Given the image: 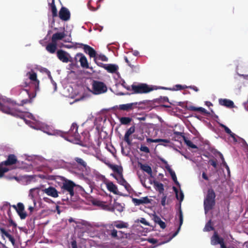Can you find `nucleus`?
I'll list each match as a JSON object with an SVG mask.
<instances>
[{
	"instance_id": "obj_1",
	"label": "nucleus",
	"mask_w": 248,
	"mask_h": 248,
	"mask_svg": "<svg viewBox=\"0 0 248 248\" xmlns=\"http://www.w3.org/2000/svg\"><path fill=\"white\" fill-rule=\"evenodd\" d=\"M30 102V100L28 99H24L21 101L20 104L17 105L14 101L8 99H2V101L0 102V110L4 113L24 120L25 119V114H27L29 118L32 119L33 115L28 113L27 109L22 110L19 108V107L22 106L24 104Z\"/></svg>"
},
{
	"instance_id": "obj_2",
	"label": "nucleus",
	"mask_w": 248,
	"mask_h": 248,
	"mask_svg": "<svg viewBox=\"0 0 248 248\" xmlns=\"http://www.w3.org/2000/svg\"><path fill=\"white\" fill-rule=\"evenodd\" d=\"M216 195L213 189L210 188L208 189L207 194L203 201L204 209L205 214L212 210L216 205Z\"/></svg>"
},
{
	"instance_id": "obj_3",
	"label": "nucleus",
	"mask_w": 248,
	"mask_h": 248,
	"mask_svg": "<svg viewBox=\"0 0 248 248\" xmlns=\"http://www.w3.org/2000/svg\"><path fill=\"white\" fill-rule=\"evenodd\" d=\"M78 126L76 123H73L70 130L67 132V135L71 138L68 140L69 141H75L76 143L82 146H84L83 141L81 140V137L78 132Z\"/></svg>"
},
{
	"instance_id": "obj_4",
	"label": "nucleus",
	"mask_w": 248,
	"mask_h": 248,
	"mask_svg": "<svg viewBox=\"0 0 248 248\" xmlns=\"http://www.w3.org/2000/svg\"><path fill=\"white\" fill-rule=\"evenodd\" d=\"M131 89L133 93L136 94L147 93L154 90L152 87L145 83H140L138 85L133 84L131 85Z\"/></svg>"
},
{
	"instance_id": "obj_5",
	"label": "nucleus",
	"mask_w": 248,
	"mask_h": 248,
	"mask_svg": "<svg viewBox=\"0 0 248 248\" xmlns=\"http://www.w3.org/2000/svg\"><path fill=\"white\" fill-rule=\"evenodd\" d=\"M93 92L95 94H99L107 92V88L102 82L93 80L92 84Z\"/></svg>"
},
{
	"instance_id": "obj_6",
	"label": "nucleus",
	"mask_w": 248,
	"mask_h": 248,
	"mask_svg": "<svg viewBox=\"0 0 248 248\" xmlns=\"http://www.w3.org/2000/svg\"><path fill=\"white\" fill-rule=\"evenodd\" d=\"M76 186V184L73 181L66 180L62 183V188L68 191L71 197H72L74 195V188Z\"/></svg>"
},
{
	"instance_id": "obj_7",
	"label": "nucleus",
	"mask_w": 248,
	"mask_h": 248,
	"mask_svg": "<svg viewBox=\"0 0 248 248\" xmlns=\"http://www.w3.org/2000/svg\"><path fill=\"white\" fill-rule=\"evenodd\" d=\"M211 244L212 245L219 244L220 248H227L223 238L220 237L217 232H215L211 238Z\"/></svg>"
},
{
	"instance_id": "obj_8",
	"label": "nucleus",
	"mask_w": 248,
	"mask_h": 248,
	"mask_svg": "<svg viewBox=\"0 0 248 248\" xmlns=\"http://www.w3.org/2000/svg\"><path fill=\"white\" fill-rule=\"evenodd\" d=\"M78 45L83 46L84 52L88 54L91 58H93L94 61L96 62V60H97V53L96 51L93 47L88 45H85L82 43L78 44Z\"/></svg>"
},
{
	"instance_id": "obj_9",
	"label": "nucleus",
	"mask_w": 248,
	"mask_h": 248,
	"mask_svg": "<svg viewBox=\"0 0 248 248\" xmlns=\"http://www.w3.org/2000/svg\"><path fill=\"white\" fill-rule=\"evenodd\" d=\"M140 104H141V102H134L126 104H122L119 105V106L117 107V108L119 110L128 111L129 110L133 109L134 108H137V105Z\"/></svg>"
},
{
	"instance_id": "obj_10",
	"label": "nucleus",
	"mask_w": 248,
	"mask_h": 248,
	"mask_svg": "<svg viewBox=\"0 0 248 248\" xmlns=\"http://www.w3.org/2000/svg\"><path fill=\"white\" fill-rule=\"evenodd\" d=\"M73 165H77L79 170H86L88 167L86 162L82 158L79 157H76L74 159Z\"/></svg>"
},
{
	"instance_id": "obj_11",
	"label": "nucleus",
	"mask_w": 248,
	"mask_h": 248,
	"mask_svg": "<svg viewBox=\"0 0 248 248\" xmlns=\"http://www.w3.org/2000/svg\"><path fill=\"white\" fill-rule=\"evenodd\" d=\"M179 228H178L177 230L172 234V235L171 237H170V238L167 241L162 242L160 243L159 244H158V245H161L162 244H165V243L169 242L173 237H174L175 236H176L177 235V234L178 233V232L180 230L181 226H182L183 222V213H182L181 208H180L179 211Z\"/></svg>"
},
{
	"instance_id": "obj_12",
	"label": "nucleus",
	"mask_w": 248,
	"mask_h": 248,
	"mask_svg": "<svg viewBox=\"0 0 248 248\" xmlns=\"http://www.w3.org/2000/svg\"><path fill=\"white\" fill-rule=\"evenodd\" d=\"M57 55L58 59L63 62L67 63L69 62H71L69 59V54L63 50H58L57 52Z\"/></svg>"
},
{
	"instance_id": "obj_13",
	"label": "nucleus",
	"mask_w": 248,
	"mask_h": 248,
	"mask_svg": "<svg viewBox=\"0 0 248 248\" xmlns=\"http://www.w3.org/2000/svg\"><path fill=\"white\" fill-rule=\"evenodd\" d=\"M59 17L62 20L67 21L70 18V13L69 10L64 7H62L59 11Z\"/></svg>"
},
{
	"instance_id": "obj_14",
	"label": "nucleus",
	"mask_w": 248,
	"mask_h": 248,
	"mask_svg": "<svg viewBox=\"0 0 248 248\" xmlns=\"http://www.w3.org/2000/svg\"><path fill=\"white\" fill-rule=\"evenodd\" d=\"M17 161L16 155L14 154H10L8 156L6 160L1 163V165L10 166L16 164Z\"/></svg>"
},
{
	"instance_id": "obj_15",
	"label": "nucleus",
	"mask_w": 248,
	"mask_h": 248,
	"mask_svg": "<svg viewBox=\"0 0 248 248\" xmlns=\"http://www.w3.org/2000/svg\"><path fill=\"white\" fill-rule=\"evenodd\" d=\"M77 57L79 58V62L82 67L90 69L93 70V67H89L88 61L86 57L82 53H78Z\"/></svg>"
},
{
	"instance_id": "obj_16",
	"label": "nucleus",
	"mask_w": 248,
	"mask_h": 248,
	"mask_svg": "<svg viewBox=\"0 0 248 248\" xmlns=\"http://www.w3.org/2000/svg\"><path fill=\"white\" fill-rule=\"evenodd\" d=\"M135 131V127L134 125L131 126L125 132L124 136V140L129 146L132 145L131 140L129 139V136L134 133Z\"/></svg>"
},
{
	"instance_id": "obj_17",
	"label": "nucleus",
	"mask_w": 248,
	"mask_h": 248,
	"mask_svg": "<svg viewBox=\"0 0 248 248\" xmlns=\"http://www.w3.org/2000/svg\"><path fill=\"white\" fill-rule=\"evenodd\" d=\"M16 211L21 219H24L26 217L27 215L26 212L24 211V206L22 203L18 202L17 204Z\"/></svg>"
},
{
	"instance_id": "obj_18",
	"label": "nucleus",
	"mask_w": 248,
	"mask_h": 248,
	"mask_svg": "<svg viewBox=\"0 0 248 248\" xmlns=\"http://www.w3.org/2000/svg\"><path fill=\"white\" fill-rule=\"evenodd\" d=\"M132 202L135 205L138 206L140 204H147L151 202V200L148 197H142L140 199L132 198Z\"/></svg>"
},
{
	"instance_id": "obj_19",
	"label": "nucleus",
	"mask_w": 248,
	"mask_h": 248,
	"mask_svg": "<svg viewBox=\"0 0 248 248\" xmlns=\"http://www.w3.org/2000/svg\"><path fill=\"white\" fill-rule=\"evenodd\" d=\"M43 191L48 196L53 198H57L59 196L58 191L55 187L52 186H49L48 188L44 189Z\"/></svg>"
},
{
	"instance_id": "obj_20",
	"label": "nucleus",
	"mask_w": 248,
	"mask_h": 248,
	"mask_svg": "<svg viewBox=\"0 0 248 248\" xmlns=\"http://www.w3.org/2000/svg\"><path fill=\"white\" fill-rule=\"evenodd\" d=\"M219 104L223 106L229 108H233L234 107V104L232 101L227 99H219L218 100Z\"/></svg>"
},
{
	"instance_id": "obj_21",
	"label": "nucleus",
	"mask_w": 248,
	"mask_h": 248,
	"mask_svg": "<svg viewBox=\"0 0 248 248\" xmlns=\"http://www.w3.org/2000/svg\"><path fill=\"white\" fill-rule=\"evenodd\" d=\"M66 36L64 32H57L53 34L51 37V41L56 44H57L58 40H61Z\"/></svg>"
},
{
	"instance_id": "obj_22",
	"label": "nucleus",
	"mask_w": 248,
	"mask_h": 248,
	"mask_svg": "<svg viewBox=\"0 0 248 248\" xmlns=\"http://www.w3.org/2000/svg\"><path fill=\"white\" fill-rule=\"evenodd\" d=\"M27 75L29 76V78L31 81L35 82V88L38 89L39 81L37 79V74L34 72L31 71L28 72Z\"/></svg>"
},
{
	"instance_id": "obj_23",
	"label": "nucleus",
	"mask_w": 248,
	"mask_h": 248,
	"mask_svg": "<svg viewBox=\"0 0 248 248\" xmlns=\"http://www.w3.org/2000/svg\"><path fill=\"white\" fill-rule=\"evenodd\" d=\"M138 165L141 170L147 173L150 177H153L152 170L150 166L147 164H143L140 162H139Z\"/></svg>"
},
{
	"instance_id": "obj_24",
	"label": "nucleus",
	"mask_w": 248,
	"mask_h": 248,
	"mask_svg": "<svg viewBox=\"0 0 248 248\" xmlns=\"http://www.w3.org/2000/svg\"><path fill=\"white\" fill-rule=\"evenodd\" d=\"M107 187L110 192H111L115 194L120 195H122L118 191L117 186L111 182H108L107 184Z\"/></svg>"
},
{
	"instance_id": "obj_25",
	"label": "nucleus",
	"mask_w": 248,
	"mask_h": 248,
	"mask_svg": "<svg viewBox=\"0 0 248 248\" xmlns=\"http://www.w3.org/2000/svg\"><path fill=\"white\" fill-rule=\"evenodd\" d=\"M0 231L2 234V237H3L4 235L6 237L8 238L9 241L11 242L12 245L14 246L15 244V239L14 237L9 234L3 228H0Z\"/></svg>"
},
{
	"instance_id": "obj_26",
	"label": "nucleus",
	"mask_w": 248,
	"mask_h": 248,
	"mask_svg": "<svg viewBox=\"0 0 248 248\" xmlns=\"http://www.w3.org/2000/svg\"><path fill=\"white\" fill-rule=\"evenodd\" d=\"M108 166L114 172L117 173V175H120L123 174V168L122 167H119L117 165H113L109 163L108 164Z\"/></svg>"
},
{
	"instance_id": "obj_27",
	"label": "nucleus",
	"mask_w": 248,
	"mask_h": 248,
	"mask_svg": "<svg viewBox=\"0 0 248 248\" xmlns=\"http://www.w3.org/2000/svg\"><path fill=\"white\" fill-rule=\"evenodd\" d=\"M57 44L51 41V43L47 45L46 47V50L50 53L53 54L56 52L57 49Z\"/></svg>"
},
{
	"instance_id": "obj_28",
	"label": "nucleus",
	"mask_w": 248,
	"mask_h": 248,
	"mask_svg": "<svg viewBox=\"0 0 248 248\" xmlns=\"http://www.w3.org/2000/svg\"><path fill=\"white\" fill-rule=\"evenodd\" d=\"M153 220L155 223L158 224L161 228L164 229L166 228V225L165 223L163 221L160 217L156 215H154L153 217Z\"/></svg>"
},
{
	"instance_id": "obj_29",
	"label": "nucleus",
	"mask_w": 248,
	"mask_h": 248,
	"mask_svg": "<svg viewBox=\"0 0 248 248\" xmlns=\"http://www.w3.org/2000/svg\"><path fill=\"white\" fill-rule=\"evenodd\" d=\"M105 69L109 73H114L118 69V66L115 64H108Z\"/></svg>"
},
{
	"instance_id": "obj_30",
	"label": "nucleus",
	"mask_w": 248,
	"mask_h": 248,
	"mask_svg": "<svg viewBox=\"0 0 248 248\" xmlns=\"http://www.w3.org/2000/svg\"><path fill=\"white\" fill-rule=\"evenodd\" d=\"M188 88V86L186 85H181L180 84L176 85L173 88H169L166 87H162L161 89L165 90H169L171 91H178V90H182Z\"/></svg>"
},
{
	"instance_id": "obj_31",
	"label": "nucleus",
	"mask_w": 248,
	"mask_h": 248,
	"mask_svg": "<svg viewBox=\"0 0 248 248\" xmlns=\"http://www.w3.org/2000/svg\"><path fill=\"white\" fill-rule=\"evenodd\" d=\"M113 224L114 226L118 229L126 228L128 227V224L123 221H115Z\"/></svg>"
},
{
	"instance_id": "obj_32",
	"label": "nucleus",
	"mask_w": 248,
	"mask_h": 248,
	"mask_svg": "<svg viewBox=\"0 0 248 248\" xmlns=\"http://www.w3.org/2000/svg\"><path fill=\"white\" fill-rule=\"evenodd\" d=\"M112 175L117 180L118 183L122 186L126 182V181L123 177V174L120 175H116L115 174H112Z\"/></svg>"
},
{
	"instance_id": "obj_33",
	"label": "nucleus",
	"mask_w": 248,
	"mask_h": 248,
	"mask_svg": "<svg viewBox=\"0 0 248 248\" xmlns=\"http://www.w3.org/2000/svg\"><path fill=\"white\" fill-rule=\"evenodd\" d=\"M154 185L156 190H157L160 193H163L164 188L163 184L157 182H154Z\"/></svg>"
},
{
	"instance_id": "obj_34",
	"label": "nucleus",
	"mask_w": 248,
	"mask_h": 248,
	"mask_svg": "<svg viewBox=\"0 0 248 248\" xmlns=\"http://www.w3.org/2000/svg\"><path fill=\"white\" fill-rule=\"evenodd\" d=\"M183 140H184L185 143L189 147L192 149H197V146L193 143V142L188 140L185 136H183Z\"/></svg>"
},
{
	"instance_id": "obj_35",
	"label": "nucleus",
	"mask_w": 248,
	"mask_h": 248,
	"mask_svg": "<svg viewBox=\"0 0 248 248\" xmlns=\"http://www.w3.org/2000/svg\"><path fill=\"white\" fill-rule=\"evenodd\" d=\"M121 124L126 125L130 123L132 121V118L128 117H123L120 119Z\"/></svg>"
},
{
	"instance_id": "obj_36",
	"label": "nucleus",
	"mask_w": 248,
	"mask_h": 248,
	"mask_svg": "<svg viewBox=\"0 0 248 248\" xmlns=\"http://www.w3.org/2000/svg\"><path fill=\"white\" fill-rule=\"evenodd\" d=\"M51 8V11L53 17H56L57 16V10L55 5L54 0H52V2L50 3Z\"/></svg>"
},
{
	"instance_id": "obj_37",
	"label": "nucleus",
	"mask_w": 248,
	"mask_h": 248,
	"mask_svg": "<svg viewBox=\"0 0 248 248\" xmlns=\"http://www.w3.org/2000/svg\"><path fill=\"white\" fill-rule=\"evenodd\" d=\"M167 170L170 173L172 179L173 181L176 179H177L176 175L175 174V172L170 168V166H166L165 167Z\"/></svg>"
},
{
	"instance_id": "obj_38",
	"label": "nucleus",
	"mask_w": 248,
	"mask_h": 248,
	"mask_svg": "<svg viewBox=\"0 0 248 248\" xmlns=\"http://www.w3.org/2000/svg\"><path fill=\"white\" fill-rule=\"evenodd\" d=\"M32 191V189H31L30 190V194H29V196H31V200L32 201V202H33V204H34V206H30L29 207V211H30L31 213H32V211H33L34 210V207L36 205V202H35V199H34V197L33 196V195L31 194V192Z\"/></svg>"
},
{
	"instance_id": "obj_39",
	"label": "nucleus",
	"mask_w": 248,
	"mask_h": 248,
	"mask_svg": "<svg viewBox=\"0 0 248 248\" xmlns=\"http://www.w3.org/2000/svg\"><path fill=\"white\" fill-rule=\"evenodd\" d=\"M214 228L211 224V221H209L206 224L203 229L204 231L209 232L211 230H213Z\"/></svg>"
},
{
	"instance_id": "obj_40",
	"label": "nucleus",
	"mask_w": 248,
	"mask_h": 248,
	"mask_svg": "<svg viewBox=\"0 0 248 248\" xmlns=\"http://www.w3.org/2000/svg\"><path fill=\"white\" fill-rule=\"evenodd\" d=\"M108 233L111 235L113 238L117 237V231L116 230L113 228L112 230H110L109 232L108 231Z\"/></svg>"
},
{
	"instance_id": "obj_41",
	"label": "nucleus",
	"mask_w": 248,
	"mask_h": 248,
	"mask_svg": "<svg viewBox=\"0 0 248 248\" xmlns=\"http://www.w3.org/2000/svg\"><path fill=\"white\" fill-rule=\"evenodd\" d=\"M96 58L97 60H100L103 62H107L108 61V58L105 55L103 54L97 55L96 54Z\"/></svg>"
},
{
	"instance_id": "obj_42",
	"label": "nucleus",
	"mask_w": 248,
	"mask_h": 248,
	"mask_svg": "<svg viewBox=\"0 0 248 248\" xmlns=\"http://www.w3.org/2000/svg\"><path fill=\"white\" fill-rule=\"evenodd\" d=\"M9 169L7 168H3L0 166V177H2L4 174L7 172Z\"/></svg>"
},
{
	"instance_id": "obj_43",
	"label": "nucleus",
	"mask_w": 248,
	"mask_h": 248,
	"mask_svg": "<svg viewBox=\"0 0 248 248\" xmlns=\"http://www.w3.org/2000/svg\"><path fill=\"white\" fill-rule=\"evenodd\" d=\"M220 125L221 127L224 128L225 132L228 134L230 135L231 133H232V131L226 125L223 124H220Z\"/></svg>"
},
{
	"instance_id": "obj_44",
	"label": "nucleus",
	"mask_w": 248,
	"mask_h": 248,
	"mask_svg": "<svg viewBox=\"0 0 248 248\" xmlns=\"http://www.w3.org/2000/svg\"><path fill=\"white\" fill-rule=\"evenodd\" d=\"M140 149L141 151L146 153H149L150 152V150L149 148L145 146L141 145Z\"/></svg>"
},
{
	"instance_id": "obj_45",
	"label": "nucleus",
	"mask_w": 248,
	"mask_h": 248,
	"mask_svg": "<svg viewBox=\"0 0 248 248\" xmlns=\"http://www.w3.org/2000/svg\"><path fill=\"white\" fill-rule=\"evenodd\" d=\"M209 162L215 168H217V161L216 160L210 159Z\"/></svg>"
},
{
	"instance_id": "obj_46",
	"label": "nucleus",
	"mask_w": 248,
	"mask_h": 248,
	"mask_svg": "<svg viewBox=\"0 0 248 248\" xmlns=\"http://www.w3.org/2000/svg\"><path fill=\"white\" fill-rule=\"evenodd\" d=\"M139 221L142 224L146 225V226H150L149 223L146 220V219L143 218L141 217L139 219Z\"/></svg>"
},
{
	"instance_id": "obj_47",
	"label": "nucleus",
	"mask_w": 248,
	"mask_h": 248,
	"mask_svg": "<svg viewBox=\"0 0 248 248\" xmlns=\"http://www.w3.org/2000/svg\"><path fill=\"white\" fill-rule=\"evenodd\" d=\"M123 186H124L125 189L128 192H130L132 189L130 185L127 182L123 185Z\"/></svg>"
},
{
	"instance_id": "obj_48",
	"label": "nucleus",
	"mask_w": 248,
	"mask_h": 248,
	"mask_svg": "<svg viewBox=\"0 0 248 248\" xmlns=\"http://www.w3.org/2000/svg\"><path fill=\"white\" fill-rule=\"evenodd\" d=\"M147 241L153 244H155L157 243V240L156 239L153 238H149L147 239Z\"/></svg>"
},
{
	"instance_id": "obj_49",
	"label": "nucleus",
	"mask_w": 248,
	"mask_h": 248,
	"mask_svg": "<svg viewBox=\"0 0 248 248\" xmlns=\"http://www.w3.org/2000/svg\"><path fill=\"white\" fill-rule=\"evenodd\" d=\"M167 199V196L164 195L163 197L161 199V203L162 206H165L166 205V201Z\"/></svg>"
},
{
	"instance_id": "obj_50",
	"label": "nucleus",
	"mask_w": 248,
	"mask_h": 248,
	"mask_svg": "<svg viewBox=\"0 0 248 248\" xmlns=\"http://www.w3.org/2000/svg\"><path fill=\"white\" fill-rule=\"evenodd\" d=\"M97 60H96V62H95V63L99 66L101 67H103L105 69V67H106V64H104L102 62H98L97 61Z\"/></svg>"
},
{
	"instance_id": "obj_51",
	"label": "nucleus",
	"mask_w": 248,
	"mask_h": 248,
	"mask_svg": "<svg viewBox=\"0 0 248 248\" xmlns=\"http://www.w3.org/2000/svg\"><path fill=\"white\" fill-rule=\"evenodd\" d=\"M147 141L148 142H155V143H158V142H159V140H158V139L153 140V139H150V138H147Z\"/></svg>"
},
{
	"instance_id": "obj_52",
	"label": "nucleus",
	"mask_w": 248,
	"mask_h": 248,
	"mask_svg": "<svg viewBox=\"0 0 248 248\" xmlns=\"http://www.w3.org/2000/svg\"><path fill=\"white\" fill-rule=\"evenodd\" d=\"M158 140H159V142H163L165 143H169L170 142V140L168 139H158Z\"/></svg>"
},
{
	"instance_id": "obj_53",
	"label": "nucleus",
	"mask_w": 248,
	"mask_h": 248,
	"mask_svg": "<svg viewBox=\"0 0 248 248\" xmlns=\"http://www.w3.org/2000/svg\"><path fill=\"white\" fill-rule=\"evenodd\" d=\"M173 188V191H174L175 194H176V197L177 199H179V196H178V190L177 189V188L175 187V186H173L172 187Z\"/></svg>"
},
{
	"instance_id": "obj_54",
	"label": "nucleus",
	"mask_w": 248,
	"mask_h": 248,
	"mask_svg": "<svg viewBox=\"0 0 248 248\" xmlns=\"http://www.w3.org/2000/svg\"><path fill=\"white\" fill-rule=\"evenodd\" d=\"M71 247L72 248H78L77 243L76 240L71 242Z\"/></svg>"
},
{
	"instance_id": "obj_55",
	"label": "nucleus",
	"mask_w": 248,
	"mask_h": 248,
	"mask_svg": "<svg viewBox=\"0 0 248 248\" xmlns=\"http://www.w3.org/2000/svg\"><path fill=\"white\" fill-rule=\"evenodd\" d=\"M188 88H190L191 89H192L194 91H195V92H198L199 90V89L196 86H188Z\"/></svg>"
},
{
	"instance_id": "obj_56",
	"label": "nucleus",
	"mask_w": 248,
	"mask_h": 248,
	"mask_svg": "<svg viewBox=\"0 0 248 248\" xmlns=\"http://www.w3.org/2000/svg\"><path fill=\"white\" fill-rule=\"evenodd\" d=\"M198 111H200V112H201L202 113H206V110L203 108H202V107H199L198 108Z\"/></svg>"
},
{
	"instance_id": "obj_57",
	"label": "nucleus",
	"mask_w": 248,
	"mask_h": 248,
	"mask_svg": "<svg viewBox=\"0 0 248 248\" xmlns=\"http://www.w3.org/2000/svg\"><path fill=\"white\" fill-rule=\"evenodd\" d=\"M189 110H192V111H198V108H197L194 106H190L189 107Z\"/></svg>"
},
{
	"instance_id": "obj_58",
	"label": "nucleus",
	"mask_w": 248,
	"mask_h": 248,
	"mask_svg": "<svg viewBox=\"0 0 248 248\" xmlns=\"http://www.w3.org/2000/svg\"><path fill=\"white\" fill-rule=\"evenodd\" d=\"M230 137H232V139H233V140L235 142H236L237 141V140H236V135L234 133H231L230 135Z\"/></svg>"
},
{
	"instance_id": "obj_59",
	"label": "nucleus",
	"mask_w": 248,
	"mask_h": 248,
	"mask_svg": "<svg viewBox=\"0 0 248 248\" xmlns=\"http://www.w3.org/2000/svg\"><path fill=\"white\" fill-rule=\"evenodd\" d=\"M68 221L70 222V223H71V222H74L76 224H78L79 223V221H76L72 217H70V218L68 219Z\"/></svg>"
},
{
	"instance_id": "obj_60",
	"label": "nucleus",
	"mask_w": 248,
	"mask_h": 248,
	"mask_svg": "<svg viewBox=\"0 0 248 248\" xmlns=\"http://www.w3.org/2000/svg\"><path fill=\"white\" fill-rule=\"evenodd\" d=\"M222 164H223V166L226 169V170H227L228 172L229 173H230L229 167L228 166V165L227 164L226 162H224V163H222Z\"/></svg>"
},
{
	"instance_id": "obj_61",
	"label": "nucleus",
	"mask_w": 248,
	"mask_h": 248,
	"mask_svg": "<svg viewBox=\"0 0 248 248\" xmlns=\"http://www.w3.org/2000/svg\"><path fill=\"white\" fill-rule=\"evenodd\" d=\"M202 177L205 180H209L208 176H207L206 174L204 172H202Z\"/></svg>"
},
{
	"instance_id": "obj_62",
	"label": "nucleus",
	"mask_w": 248,
	"mask_h": 248,
	"mask_svg": "<svg viewBox=\"0 0 248 248\" xmlns=\"http://www.w3.org/2000/svg\"><path fill=\"white\" fill-rule=\"evenodd\" d=\"M184 196L183 193L182 191H181L180 193V198H179L178 200H179L180 202H182L184 199Z\"/></svg>"
},
{
	"instance_id": "obj_63",
	"label": "nucleus",
	"mask_w": 248,
	"mask_h": 248,
	"mask_svg": "<svg viewBox=\"0 0 248 248\" xmlns=\"http://www.w3.org/2000/svg\"><path fill=\"white\" fill-rule=\"evenodd\" d=\"M174 134L176 136H181L182 138H183V136H184V135H182L183 133L181 132H180L175 131L174 132Z\"/></svg>"
},
{
	"instance_id": "obj_64",
	"label": "nucleus",
	"mask_w": 248,
	"mask_h": 248,
	"mask_svg": "<svg viewBox=\"0 0 248 248\" xmlns=\"http://www.w3.org/2000/svg\"><path fill=\"white\" fill-rule=\"evenodd\" d=\"M160 160H161V161L162 162H163L164 164L166 165V166H170L169 165V164H168V162L167 161H166L163 158H160Z\"/></svg>"
}]
</instances>
